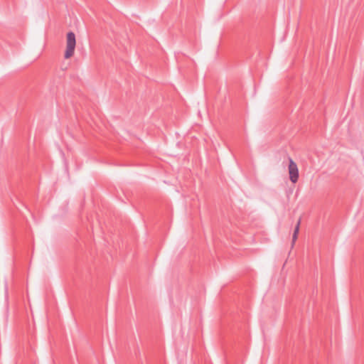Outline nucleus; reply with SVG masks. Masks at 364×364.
Returning a JSON list of instances; mask_svg holds the SVG:
<instances>
[{"mask_svg":"<svg viewBox=\"0 0 364 364\" xmlns=\"http://www.w3.org/2000/svg\"><path fill=\"white\" fill-rule=\"evenodd\" d=\"M75 45H76L75 35L73 32L70 31L67 34L66 50H65V55H64V57L65 59H68L74 55Z\"/></svg>","mask_w":364,"mask_h":364,"instance_id":"obj_1","label":"nucleus"},{"mask_svg":"<svg viewBox=\"0 0 364 364\" xmlns=\"http://www.w3.org/2000/svg\"><path fill=\"white\" fill-rule=\"evenodd\" d=\"M289 179L293 183H295L297 182L299 178V169L296 164L293 161L291 157H289Z\"/></svg>","mask_w":364,"mask_h":364,"instance_id":"obj_2","label":"nucleus"},{"mask_svg":"<svg viewBox=\"0 0 364 364\" xmlns=\"http://www.w3.org/2000/svg\"><path fill=\"white\" fill-rule=\"evenodd\" d=\"M300 224H301V218L299 219V220L295 226L294 230V233H293V236H292V246L294 245L296 240H297Z\"/></svg>","mask_w":364,"mask_h":364,"instance_id":"obj_3","label":"nucleus"}]
</instances>
